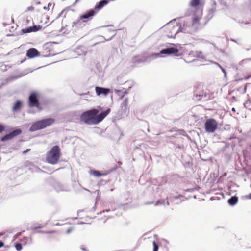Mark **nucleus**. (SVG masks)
Wrapping results in <instances>:
<instances>
[{"instance_id": "1", "label": "nucleus", "mask_w": 251, "mask_h": 251, "mask_svg": "<svg viewBox=\"0 0 251 251\" xmlns=\"http://www.w3.org/2000/svg\"><path fill=\"white\" fill-rule=\"evenodd\" d=\"M110 109L102 111L100 107L91 108L83 112L80 116V120L89 125H96L101 122L110 113Z\"/></svg>"}, {"instance_id": "2", "label": "nucleus", "mask_w": 251, "mask_h": 251, "mask_svg": "<svg viewBox=\"0 0 251 251\" xmlns=\"http://www.w3.org/2000/svg\"><path fill=\"white\" fill-rule=\"evenodd\" d=\"M173 55L175 56L180 55L178 49L174 45L168 44L161 49L159 53H152L149 57L151 59H154L159 57H162L164 55Z\"/></svg>"}, {"instance_id": "3", "label": "nucleus", "mask_w": 251, "mask_h": 251, "mask_svg": "<svg viewBox=\"0 0 251 251\" xmlns=\"http://www.w3.org/2000/svg\"><path fill=\"white\" fill-rule=\"evenodd\" d=\"M54 121V119L52 118H46L36 121L31 124L29 131L32 132L44 129L51 125Z\"/></svg>"}, {"instance_id": "4", "label": "nucleus", "mask_w": 251, "mask_h": 251, "mask_svg": "<svg viewBox=\"0 0 251 251\" xmlns=\"http://www.w3.org/2000/svg\"><path fill=\"white\" fill-rule=\"evenodd\" d=\"M60 156V149L57 145L53 146L47 154L46 160L50 164H56L58 161Z\"/></svg>"}, {"instance_id": "5", "label": "nucleus", "mask_w": 251, "mask_h": 251, "mask_svg": "<svg viewBox=\"0 0 251 251\" xmlns=\"http://www.w3.org/2000/svg\"><path fill=\"white\" fill-rule=\"evenodd\" d=\"M47 184L51 186L57 192L61 191L68 192L69 191L68 186L63 184L52 177H50L46 179Z\"/></svg>"}, {"instance_id": "6", "label": "nucleus", "mask_w": 251, "mask_h": 251, "mask_svg": "<svg viewBox=\"0 0 251 251\" xmlns=\"http://www.w3.org/2000/svg\"><path fill=\"white\" fill-rule=\"evenodd\" d=\"M205 131L207 133H214L218 128V123L213 118L207 119L204 124Z\"/></svg>"}, {"instance_id": "7", "label": "nucleus", "mask_w": 251, "mask_h": 251, "mask_svg": "<svg viewBox=\"0 0 251 251\" xmlns=\"http://www.w3.org/2000/svg\"><path fill=\"white\" fill-rule=\"evenodd\" d=\"M22 131L20 128H14L11 131L4 136H2L0 140L2 142H6L14 138L21 134Z\"/></svg>"}, {"instance_id": "8", "label": "nucleus", "mask_w": 251, "mask_h": 251, "mask_svg": "<svg viewBox=\"0 0 251 251\" xmlns=\"http://www.w3.org/2000/svg\"><path fill=\"white\" fill-rule=\"evenodd\" d=\"M39 102V96L35 91L32 92L28 97V106L29 107H34Z\"/></svg>"}, {"instance_id": "9", "label": "nucleus", "mask_w": 251, "mask_h": 251, "mask_svg": "<svg viewBox=\"0 0 251 251\" xmlns=\"http://www.w3.org/2000/svg\"><path fill=\"white\" fill-rule=\"evenodd\" d=\"M149 56L145 55L135 56L132 58V63L134 65H137L141 63L150 62L153 59H151Z\"/></svg>"}, {"instance_id": "10", "label": "nucleus", "mask_w": 251, "mask_h": 251, "mask_svg": "<svg viewBox=\"0 0 251 251\" xmlns=\"http://www.w3.org/2000/svg\"><path fill=\"white\" fill-rule=\"evenodd\" d=\"M96 14V12L92 9H90L81 14L79 16V18L83 22H87L91 20Z\"/></svg>"}, {"instance_id": "11", "label": "nucleus", "mask_w": 251, "mask_h": 251, "mask_svg": "<svg viewBox=\"0 0 251 251\" xmlns=\"http://www.w3.org/2000/svg\"><path fill=\"white\" fill-rule=\"evenodd\" d=\"M40 52L35 48H29L26 51V56L29 59H32L39 56Z\"/></svg>"}, {"instance_id": "12", "label": "nucleus", "mask_w": 251, "mask_h": 251, "mask_svg": "<svg viewBox=\"0 0 251 251\" xmlns=\"http://www.w3.org/2000/svg\"><path fill=\"white\" fill-rule=\"evenodd\" d=\"M95 91L98 96H106L109 94L110 89L108 88L96 86L95 87Z\"/></svg>"}, {"instance_id": "13", "label": "nucleus", "mask_w": 251, "mask_h": 251, "mask_svg": "<svg viewBox=\"0 0 251 251\" xmlns=\"http://www.w3.org/2000/svg\"><path fill=\"white\" fill-rule=\"evenodd\" d=\"M108 4V0H100V1L97 2L95 5L94 8H92L94 11L97 14V12L101 10L104 6Z\"/></svg>"}, {"instance_id": "14", "label": "nucleus", "mask_w": 251, "mask_h": 251, "mask_svg": "<svg viewBox=\"0 0 251 251\" xmlns=\"http://www.w3.org/2000/svg\"><path fill=\"white\" fill-rule=\"evenodd\" d=\"M23 106V102L20 100H16L12 107V110L14 112H17L21 110Z\"/></svg>"}, {"instance_id": "15", "label": "nucleus", "mask_w": 251, "mask_h": 251, "mask_svg": "<svg viewBox=\"0 0 251 251\" xmlns=\"http://www.w3.org/2000/svg\"><path fill=\"white\" fill-rule=\"evenodd\" d=\"M238 201V197L236 195L231 196L227 201V203L229 205L234 206Z\"/></svg>"}, {"instance_id": "16", "label": "nucleus", "mask_w": 251, "mask_h": 251, "mask_svg": "<svg viewBox=\"0 0 251 251\" xmlns=\"http://www.w3.org/2000/svg\"><path fill=\"white\" fill-rule=\"evenodd\" d=\"M90 173H91V174H92L94 176L97 177H100L102 176H105L108 174V172L102 173L101 172L98 171V170H94V169L91 170Z\"/></svg>"}, {"instance_id": "17", "label": "nucleus", "mask_w": 251, "mask_h": 251, "mask_svg": "<svg viewBox=\"0 0 251 251\" xmlns=\"http://www.w3.org/2000/svg\"><path fill=\"white\" fill-rule=\"evenodd\" d=\"M128 106V99L126 98L122 103L121 104V107L122 109L125 113L126 112V110L127 109Z\"/></svg>"}, {"instance_id": "18", "label": "nucleus", "mask_w": 251, "mask_h": 251, "mask_svg": "<svg viewBox=\"0 0 251 251\" xmlns=\"http://www.w3.org/2000/svg\"><path fill=\"white\" fill-rule=\"evenodd\" d=\"M201 5V0H191L190 5L192 7H197Z\"/></svg>"}, {"instance_id": "19", "label": "nucleus", "mask_w": 251, "mask_h": 251, "mask_svg": "<svg viewBox=\"0 0 251 251\" xmlns=\"http://www.w3.org/2000/svg\"><path fill=\"white\" fill-rule=\"evenodd\" d=\"M33 32L32 26H28L21 30V34Z\"/></svg>"}, {"instance_id": "20", "label": "nucleus", "mask_w": 251, "mask_h": 251, "mask_svg": "<svg viewBox=\"0 0 251 251\" xmlns=\"http://www.w3.org/2000/svg\"><path fill=\"white\" fill-rule=\"evenodd\" d=\"M190 54L198 58H201V59L204 58V57L202 55V53L200 51H192Z\"/></svg>"}, {"instance_id": "21", "label": "nucleus", "mask_w": 251, "mask_h": 251, "mask_svg": "<svg viewBox=\"0 0 251 251\" xmlns=\"http://www.w3.org/2000/svg\"><path fill=\"white\" fill-rule=\"evenodd\" d=\"M29 240H30L29 243H31L32 242V238H30V239H29L28 237L25 236L21 240V243H22L23 245H26L28 243Z\"/></svg>"}, {"instance_id": "22", "label": "nucleus", "mask_w": 251, "mask_h": 251, "mask_svg": "<svg viewBox=\"0 0 251 251\" xmlns=\"http://www.w3.org/2000/svg\"><path fill=\"white\" fill-rule=\"evenodd\" d=\"M31 26L32 27V30H33V32L38 31L40 30L42 28V26L39 25H33V26Z\"/></svg>"}, {"instance_id": "23", "label": "nucleus", "mask_w": 251, "mask_h": 251, "mask_svg": "<svg viewBox=\"0 0 251 251\" xmlns=\"http://www.w3.org/2000/svg\"><path fill=\"white\" fill-rule=\"evenodd\" d=\"M15 247L18 251H20L22 250L23 245L21 243L15 242L14 244Z\"/></svg>"}, {"instance_id": "24", "label": "nucleus", "mask_w": 251, "mask_h": 251, "mask_svg": "<svg viewBox=\"0 0 251 251\" xmlns=\"http://www.w3.org/2000/svg\"><path fill=\"white\" fill-rule=\"evenodd\" d=\"M44 227V226L42 225L41 224H38L37 226H33L30 229L34 230H37L39 229H41Z\"/></svg>"}, {"instance_id": "25", "label": "nucleus", "mask_w": 251, "mask_h": 251, "mask_svg": "<svg viewBox=\"0 0 251 251\" xmlns=\"http://www.w3.org/2000/svg\"><path fill=\"white\" fill-rule=\"evenodd\" d=\"M179 32H183V33H188V32L187 31L186 29L184 27H182L181 26H179L178 28V29H177V31L175 33V36L176 35V34Z\"/></svg>"}, {"instance_id": "26", "label": "nucleus", "mask_w": 251, "mask_h": 251, "mask_svg": "<svg viewBox=\"0 0 251 251\" xmlns=\"http://www.w3.org/2000/svg\"><path fill=\"white\" fill-rule=\"evenodd\" d=\"M117 92L118 95L120 96L122 98H123L125 96V95L127 94V90H124V91L118 90V91H117Z\"/></svg>"}, {"instance_id": "27", "label": "nucleus", "mask_w": 251, "mask_h": 251, "mask_svg": "<svg viewBox=\"0 0 251 251\" xmlns=\"http://www.w3.org/2000/svg\"><path fill=\"white\" fill-rule=\"evenodd\" d=\"M178 132L179 135L186 136L189 140H191L190 137L188 135H187V134L186 133L185 131L184 130H179L178 131Z\"/></svg>"}, {"instance_id": "28", "label": "nucleus", "mask_w": 251, "mask_h": 251, "mask_svg": "<svg viewBox=\"0 0 251 251\" xmlns=\"http://www.w3.org/2000/svg\"><path fill=\"white\" fill-rule=\"evenodd\" d=\"M216 64L218 66V67L221 69V71L223 73L224 75V77L226 78V72L225 68H224L222 66H221L220 64H219L217 63H216Z\"/></svg>"}, {"instance_id": "29", "label": "nucleus", "mask_w": 251, "mask_h": 251, "mask_svg": "<svg viewBox=\"0 0 251 251\" xmlns=\"http://www.w3.org/2000/svg\"><path fill=\"white\" fill-rule=\"evenodd\" d=\"M153 244V251H158L159 249L158 245L156 243L155 241H154L152 243Z\"/></svg>"}, {"instance_id": "30", "label": "nucleus", "mask_w": 251, "mask_h": 251, "mask_svg": "<svg viewBox=\"0 0 251 251\" xmlns=\"http://www.w3.org/2000/svg\"><path fill=\"white\" fill-rule=\"evenodd\" d=\"M200 21V18L198 16H195L193 18L192 24L194 25Z\"/></svg>"}, {"instance_id": "31", "label": "nucleus", "mask_w": 251, "mask_h": 251, "mask_svg": "<svg viewBox=\"0 0 251 251\" xmlns=\"http://www.w3.org/2000/svg\"><path fill=\"white\" fill-rule=\"evenodd\" d=\"M165 202V200H159L156 201L155 205L157 206L160 204H164Z\"/></svg>"}, {"instance_id": "32", "label": "nucleus", "mask_w": 251, "mask_h": 251, "mask_svg": "<svg viewBox=\"0 0 251 251\" xmlns=\"http://www.w3.org/2000/svg\"><path fill=\"white\" fill-rule=\"evenodd\" d=\"M80 20H81V19H80V18H79V19H77L75 21H74L72 23V26H77V25L79 24L80 23Z\"/></svg>"}, {"instance_id": "33", "label": "nucleus", "mask_w": 251, "mask_h": 251, "mask_svg": "<svg viewBox=\"0 0 251 251\" xmlns=\"http://www.w3.org/2000/svg\"><path fill=\"white\" fill-rule=\"evenodd\" d=\"M167 25L168 27L170 26V29L174 30L175 31L177 29V26H175L174 25H170L169 23L167 24Z\"/></svg>"}, {"instance_id": "34", "label": "nucleus", "mask_w": 251, "mask_h": 251, "mask_svg": "<svg viewBox=\"0 0 251 251\" xmlns=\"http://www.w3.org/2000/svg\"><path fill=\"white\" fill-rule=\"evenodd\" d=\"M24 232H25V231H23L22 232H19L16 234L13 237L14 240H15L19 238L22 235V233Z\"/></svg>"}, {"instance_id": "35", "label": "nucleus", "mask_w": 251, "mask_h": 251, "mask_svg": "<svg viewBox=\"0 0 251 251\" xmlns=\"http://www.w3.org/2000/svg\"><path fill=\"white\" fill-rule=\"evenodd\" d=\"M184 146L183 145L176 144V148H175V150H176V149L183 150L184 149Z\"/></svg>"}, {"instance_id": "36", "label": "nucleus", "mask_w": 251, "mask_h": 251, "mask_svg": "<svg viewBox=\"0 0 251 251\" xmlns=\"http://www.w3.org/2000/svg\"><path fill=\"white\" fill-rule=\"evenodd\" d=\"M5 130V126L2 124L0 123V133H1Z\"/></svg>"}, {"instance_id": "37", "label": "nucleus", "mask_w": 251, "mask_h": 251, "mask_svg": "<svg viewBox=\"0 0 251 251\" xmlns=\"http://www.w3.org/2000/svg\"><path fill=\"white\" fill-rule=\"evenodd\" d=\"M95 193H97V196L96 198V201H98L100 199V197L99 196V193H100V191L99 190H96L95 191Z\"/></svg>"}, {"instance_id": "38", "label": "nucleus", "mask_w": 251, "mask_h": 251, "mask_svg": "<svg viewBox=\"0 0 251 251\" xmlns=\"http://www.w3.org/2000/svg\"><path fill=\"white\" fill-rule=\"evenodd\" d=\"M230 146L229 143L226 144V145L224 146V147L222 149V151H224L226 150V149L227 148H228Z\"/></svg>"}, {"instance_id": "39", "label": "nucleus", "mask_w": 251, "mask_h": 251, "mask_svg": "<svg viewBox=\"0 0 251 251\" xmlns=\"http://www.w3.org/2000/svg\"><path fill=\"white\" fill-rule=\"evenodd\" d=\"M184 196L182 195H181V194H179L178 195H176V196H175L174 197V199H179V198H181V197H183Z\"/></svg>"}, {"instance_id": "40", "label": "nucleus", "mask_w": 251, "mask_h": 251, "mask_svg": "<svg viewBox=\"0 0 251 251\" xmlns=\"http://www.w3.org/2000/svg\"><path fill=\"white\" fill-rule=\"evenodd\" d=\"M51 5V3H49L48 4V6H44L43 7V9L44 10H49V7Z\"/></svg>"}, {"instance_id": "41", "label": "nucleus", "mask_w": 251, "mask_h": 251, "mask_svg": "<svg viewBox=\"0 0 251 251\" xmlns=\"http://www.w3.org/2000/svg\"><path fill=\"white\" fill-rule=\"evenodd\" d=\"M73 230L72 227H70L66 231V234H68Z\"/></svg>"}, {"instance_id": "42", "label": "nucleus", "mask_w": 251, "mask_h": 251, "mask_svg": "<svg viewBox=\"0 0 251 251\" xmlns=\"http://www.w3.org/2000/svg\"><path fill=\"white\" fill-rule=\"evenodd\" d=\"M194 190V188H188L184 190L185 192H193Z\"/></svg>"}, {"instance_id": "43", "label": "nucleus", "mask_w": 251, "mask_h": 251, "mask_svg": "<svg viewBox=\"0 0 251 251\" xmlns=\"http://www.w3.org/2000/svg\"><path fill=\"white\" fill-rule=\"evenodd\" d=\"M248 61H251V58L243 59L242 61V63H246Z\"/></svg>"}, {"instance_id": "44", "label": "nucleus", "mask_w": 251, "mask_h": 251, "mask_svg": "<svg viewBox=\"0 0 251 251\" xmlns=\"http://www.w3.org/2000/svg\"><path fill=\"white\" fill-rule=\"evenodd\" d=\"M64 13H66V12H63V10L60 13V14L58 15V16L56 17V19L59 18L60 17H61Z\"/></svg>"}, {"instance_id": "45", "label": "nucleus", "mask_w": 251, "mask_h": 251, "mask_svg": "<svg viewBox=\"0 0 251 251\" xmlns=\"http://www.w3.org/2000/svg\"><path fill=\"white\" fill-rule=\"evenodd\" d=\"M215 8H211L209 11V14H212L213 12H215Z\"/></svg>"}, {"instance_id": "46", "label": "nucleus", "mask_w": 251, "mask_h": 251, "mask_svg": "<svg viewBox=\"0 0 251 251\" xmlns=\"http://www.w3.org/2000/svg\"><path fill=\"white\" fill-rule=\"evenodd\" d=\"M54 232V231H44L45 234H51Z\"/></svg>"}, {"instance_id": "47", "label": "nucleus", "mask_w": 251, "mask_h": 251, "mask_svg": "<svg viewBox=\"0 0 251 251\" xmlns=\"http://www.w3.org/2000/svg\"><path fill=\"white\" fill-rule=\"evenodd\" d=\"M71 6H68L67 7H66L65 9H63V12H66V13L67 12L68 10H69Z\"/></svg>"}, {"instance_id": "48", "label": "nucleus", "mask_w": 251, "mask_h": 251, "mask_svg": "<svg viewBox=\"0 0 251 251\" xmlns=\"http://www.w3.org/2000/svg\"><path fill=\"white\" fill-rule=\"evenodd\" d=\"M4 246V243L2 241L0 240V248L3 247Z\"/></svg>"}, {"instance_id": "49", "label": "nucleus", "mask_w": 251, "mask_h": 251, "mask_svg": "<svg viewBox=\"0 0 251 251\" xmlns=\"http://www.w3.org/2000/svg\"><path fill=\"white\" fill-rule=\"evenodd\" d=\"M196 96L197 97L199 96V98L198 99V100H201L202 99V97H203V95H201V94H200L199 95H197Z\"/></svg>"}, {"instance_id": "50", "label": "nucleus", "mask_w": 251, "mask_h": 251, "mask_svg": "<svg viewBox=\"0 0 251 251\" xmlns=\"http://www.w3.org/2000/svg\"><path fill=\"white\" fill-rule=\"evenodd\" d=\"M80 0H75V1L73 3L71 6H74L76 3H77Z\"/></svg>"}, {"instance_id": "51", "label": "nucleus", "mask_w": 251, "mask_h": 251, "mask_svg": "<svg viewBox=\"0 0 251 251\" xmlns=\"http://www.w3.org/2000/svg\"><path fill=\"white\" fill-rule=\"evenodd\" d=\"M34 9V7L33 6H29L27 8V11H32Z\"/></svg>"}, {"instance_id": "52", "label": "nucleus", "mask_w": 251, "mask_h": 251, "mask_svg": "<svg viewBox=\"0 0 251 251\" xmlns=\"http://www.w3.org/2000/svg\"><path fill=\"white\" fill-rule=\"evenodd\" d=\"M115 35H116V33L113 34L110 38H109L108 39H104L105 41H109V40H111L115 36Z\"/></svg>"}, {"instance_id": "53", "label": "nucleus", "mask_w": 251, "mask_h": 251, "mask_svg": "<svg viewBox=\"0 0 251 251\" xmlns=\"http://www.w3.org/2000/svg\"><path fill=\"white\" fill-rule=\"evenodd\" d=\"M246 197L249 199L251 200V193H250L248 195H246Z\"/></svg>"}, {"instance_id": "54", "label": "nucleus", "mask_w": 251, "mask_h": 251, "mask_svg": "<svg viewBox=\"0 0 251 251\" xmlns=\"http://www.w3.org/2000/svg\"><path fill=\"white\" fill-rule=\"evenodd\" d=\"M80 248L82 250L84 251H88V250L84 247L81 246Z\"/></svg>"}, {"instance_id": "55", "label": "nucleus", "mask_w": 251, "mask_h": 251, "mask_svg": "<svg viewBox=\"0 0 251 251\" xmlns=\"http://www.w3.org/2000/svg\"><path fill=\"white\" fill-rule=\"evenodd\" d=\"M250 78H251V75H248L247 76L245 77L244 78V79L246 80H247L249 79H250Z\"/></svg>"}, {"instance_id": "56", "label": "nucleus", "mask_w": 251, "mask_h": 251, "mask_svg": "<svg viewBox=\"0 0 251 251\" xmlns=\"http://www.w3.org/2000/svg\"><path fill=\"white\" fill-rule=\"evenodd\" d=\"M36 232L38 233H44V231L42 230H38Z\"/></svg>"}, {"instance_id": "57", "label": "nucleus", "mask_w": 251, "mask_h": 251, "mask_svg": "<svg viewBox=\"0 0 251 251\" xmlns=\"http://www.w3.org/2000/svg\"><path fill=\"white\" fill-rule=\"evenodd\" d=\"M97 201L95 202V205L93 206V207L92 208V209L93 210H95L96 208V204H97Z\"/></svg>"}, {"instance_id": "58", "label": "nucleus", "mask_w": 251, "mask_h": 251, "mask_svg": "<svg viewBox=\"0 0 251 251\" xmlns=\"http://www.w3.org/2000/svg\"><path fill=\"white\" fill-rule=\"evenodd\" d=\"M212 6H215L216 5V2L215 1H213L212 2Z\"/></svg>"}, {"instance_id": "59", "label": "nucleus", "mask_w": 251, "mask_h": 251, "mask_svg": "<svg viewBox=\"0 0 251 251\" xmlns=\"http://www.w3.org/2000/svg\"><path fill=\"white\" fill-rule=\"evenodd\" d=\"M251 102L250 101H246L245 103H244V106L245 107H246V105L248 104V103H250Z\"/></svg>"}, {"instance_id": "60", "label": "nucleus", "mask_w": 251, "mask_h": 251, "mask_svg": "<svg viewBox=\"0 0 251 251\" xmlns=\"http://www.w3.org/2000/svg\"><path fill=\"white\" fill-rule=\"evenodd\" d=\"M26 60V58L25 57L24 59H23L21 61L20 63H24L25 61Z\"/></svg>"}, {"instance_id": "61", "label": "nucleus", "mask_w": 251, "mask_h": 251, "mask_svg": "<svg viewBox=\"0 0 251 251\" xmlns=\"http://www.w3.org/2000/svg\"><path fill=\"white\" fill-rule=\"evenodd\" d=\"M162 181H164L165 183H166L167 180H166L165 178L164 177H162Z\"/></svg>"}, {"instance_id": "62", "label": "nucleus", "mask_w": 251, "mask_h": 251, "mask_svg": "<svg viewBox=\"0 0 251 251\" xmlns=\"http://www.w3.org/2000/svg\"><path fill=\"white\" fill-rule=\"evenodd\" d=\"M104 212H105V210H103V211H102L100 212L99 213H97V215H100V214H101V213H104Z\"/></svg>"}, {"instance_id": "63", "label": "nucleus", "mask_w": 251, "mask_h": 251, "mask_svg": "<svg viewBox=\"0 0 251 251\" xmlns=\"http://www.w3.org/2000/svg\"><path fill=\"white\" fill-rule=\"evenodd\" d=\"M230 40L231 41H232V42H236V40H235V39H233V38H230Z\"/></svg>"}, {"instance_id": "64", "label": "nucleus", "mask_w": 251, "mask_h": 251, "mask_svg": "<svg viewBox=\"0 0 251 251\" xmlns=\"http://www.w3.org/2000/svg\"><path fill=\"white\" fill-rule=\"evenodd\" d=\"M153 203V202H146L145 204L146 205H148V204H152Z\"/></svg>"}]
</instances>
